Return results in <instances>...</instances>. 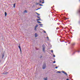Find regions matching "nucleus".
I'll return each instance as SVG.
<instances>
[{"label": "nucleus", "mask_w": 80, "mask_h": 80, "mask_svg": "<svg viewBox=\"0 0 80 80\" xmlns=\"http://www.w3.org/2000/svg\"><path fill=\"white\" fill-rule=\"evenodd\" d=\"M42 51L43 52H45V45H43L42 46Z\"/></svg>", "instance_id": "obj_1"}, {"label": "nucleus", "mask_w": 80, "mask_h": 80, "mask_svg": "<svg viewBox=\"0 0 80 80\" xmlns=\"http://www.w3.org/2000/svg\"><path fill=\"white\" fill-rule=\"evenodd\" d=\"M46 64L45 63H44L43 64V65L42 66V68L43 69H45V68H46Z\"/></svg>", "instance_id": "obj_2"}, {"label": "nucleus", "mask_w": 80, "mask_h": 80, "mask_svg": "<svg viewBox=\"0 0 80 80\" xmlns=\"http://www.w3.org/2000/svg\"><path fill=\"white\" fill-rule=\"evenodd\" d=\"M38 27V24H37L36 26L34 27V30L35 31H37V28Z\"/></svg>", "instance_id": "obj_3"}, {"label": "nucleus", "mask_w": 80, "mask_h": 80, "mask_svg": "<svg viewBox=\"0 0 80 80\" xmlns=\"http://www.w3.org/2000/svg\"><path fill=\"white\" fill-rule=\"evenodd\" d=\"M8 73V72H4L3 74H4V75H7Z\"/></svg>", "instance_id": "obj_4"}, {"label": "nucleus", "mask_w": 80, "mask_h": 80, "mask_svg": "<svg viewBox=\"0 0 80 80\" xmlns=\"http://www.w3.org/2000/svg\"><path fill=\"white\" fill-rule=\"evenodd\" d=\"M62 73H64V74H65V75H67V73L65 72V71H62Z\"/></svg>", "instance_id": "obj_5"}, {"label": "nucleus", "mask_w": 80, "mask_h": 80, "mask_svg": "<svg viewBox=\"0 0 80 80\" xmlns=\"http://www.w3.org/2000/svg\"><path fill=\"white\" fill-rule=\"evenodd\" d=\"M35 37H38V35L37 33H35Z\"/></svg>", "instance_id": "obj_6"}, {"label": "nucleus", "mask_w": 80, "mask_h": 80, "mask_svg": "<svg viewBox=\"0 0 80 80\" xmlns=\"http://www.w3.org/2000/svg\"><path fill=\"white\" fill-rule=\"evenodd\" d=\"M5 17H6L7 15V12H5Z\"/></svg>", "instance_id": "obj_7"}, {"label": "nucleus", "mask_w": 80, "mask_h": 80, "mask_svg": "<svg viewBox=\"0 0 80 80\" xmlns=\"http://www.w3.org/2000/svg\"><path fill=\"white\" fill-rule=\"evenodd\" d=\"M44 80H47V78H44Z\"/></svg>", "instance_id": "obj_8"}, {"label": "nucleus", "mask_w": 80, "mask_h": 80, "mask_svg": "<svg viewBox=\"0 0 80 80\" xmlns=\"http://www.w3.org/2000/svg\"><path fill=\"white\" fill-rule=\"evenodd\" d=\"M42 57L43 56H42V55H41L40 56L39 58H42Z\"/></svg>", "instance_id": "obj_9"}, {"label": "nucleus", "mask_w": 80, "mask_h": 80, "mask_svg": "<svg viewBox=\"0 0 80 80\" xmlns=\"http://www.w3.org/2000/svg\"><path fill=\"white\" fill-rule=\"evenodd\" d=\"M39 3H39V2H38L36 3V5H38V4H39Z\"/></svg>", "instance_id": "obj_10"}, {"label": "nucleus", "mask_w": 80, "mask_h": 80, "mask_svg": "<svg viewBox=\"0 0 80 80\" xmlns=\"http://www.w3.org/2000/svg\"><path fill=\"white\" fill-rule=\"evenodd\" d=\"M24 13H27V10H25L24 11Z\"/></svg>", "instance_id": "obj_11"}, {"label": "nucleus", "mask_w": 80, "mask_h": 80, "mask_svg": "<svg viewBox=\"0 0 80 80\" xmlns=\"http://www.w3.org/2000/svg\"><path fill=\"white\" fill-rule=\"evenodd\" d=\"M16 4L15 3L13 4V7L14 8H15V5Z\"/></svg>", "instance_id": "obj_12"}, {"label": "nucleus", "mask_w": 80, "mask_h": 80, "mask_svg": "<svg viewBox=\"0 0 80 80\" xmlns=\"http://www.w3.org/2000/svg\"><path fill=\"white\" fill-rule=\"evenodd\" d=\"M36 14H37L38 16H39L40 15V14H38V13H37V12H36Z\"/></svg>", "instance_id": "obj_13"}, {"label": "nucleus", "mask_w": 80, "mask_h": 80, "mask_svg": "<svg viewBox=\"0 0 80 80\" xmlns=\"http://www.w3.org/2000/svg\"><path fill=\"white\" fill-rule=\"evenodd\" d=\"M38 23H42V22L40 21H37Z\"/></svg>", "instance_id": "obj_14"}, {"label": "nucleus", "mask_w": 80, "mask_h": 80, "mask_svg": "<svg viewBox=\"0 0 80 80\" xmlns=\"http://www.w3.org/2000/svg\"><path fill=\"white\" fill-rule=\"evenodd\" d=\"M64 20H66V19H67V18L64 17Z\"/></svg>", "instance_id": "obj_15"}, {"label": "nucleus", "mask_w": 80, "mask_h": 80, "mask_svg": "<svg viewBox=\"0 0 80 80\" xmlns=\"http://www.w3.org/2000/svg\"><path fill=\"white\" fill-rule=\"evenodd\" d=\"M40 19H37V21H40Z\"/></svg>", "instance_id": "obj_16"}, {"label": "nucleus", "mask_w": 80, "mask_h": 80, "mask_svg": "<svg viewBox=\"0 0 80 80\" xmlns=\"http://www.w3.org/2000/svg\"><path fill=\"white\" fill-rule=\"evenodd\" d=\"M39 25H40V26H42V25H43V24H39Z\"/></svg>", "instance_id": "obj_17"}, {"label": "nucleus", "mask_w": 80, "mask_h": 80, "mask_svg": "<svg viewBox=\"0 0 80 80\" xmlns=\"http://www.w3.org/2000/svg\"><path fill=\"white\" fill-rule=\"evenodd\" d=\"M3 57H4V55L2 54V58H3Z\"/></svg>", "instance_id": "obj_18"}, {"label": "nucleus", "mask_w": 80, "mask_h": 80, "mask_svg": "<svg viewBox=\"0 0 80 80\" xmlns=\"http://www.w3.org/2000/svg\"><path fill=\"white\" fill-rule=\"evenodd\" d=\"M37 17L38 18H39V19H40V18L38 16H37Z\"/></svg>", "instance_id": "obj_19"}, {"label": "nucleus", "mask_w": 80, "mask_h": 80, "mask_svg": "<svg viewBox=\"0 0 80 80\" xmlns=\"http://www.w3.org/2000/svg\"><path fill=\"white\" fill-rule=\"evenodd\" d=\"M39 5H40V6H43V5L41 4H39Z\"/></svg>", "instance_id": "obj_20"}, {"label": "nucleus", "mask_w": 80, "mask_h": 80, "mask_svg": "<svg viewBox=\"0 0 80 80\" xmlns=\"http://www.w3.org/2000/svg\"><path fill=\"white\" fill-rule=\"evenodd\" d=\"M18 47H19V49H21V48H20V45H19V46Z\"/></svg>", "instance_id": "obj_21"}, {"label": "nucleus", "mask_w": 80, "mask_h": 80, "mask_svg": "<svg viewBox=\"0 0 80 80\" xmlns=\"http://www.w3.org/2000/svg\"><path fill=\"white\" fill-rule=\"evenodd\" d=\"M57 73H61V72H59V71H58L57 72Z\"/></svg>", "instance_id": "obj_22"}, {"label": "nucleus", "mask_w": 80, "mask_h": 80, "mask_svg": "<svg viewBox=\"0 0 80 80\" xmlns=\"http://www.w3.org/2000/svg\"><path fill=\"white\" fill-rule=\"evenodd\" d=\"M39 2H40L39 3H42V2L41 1H40Z\"/></svg>", "instance_id": "obj_23"}, {"label": "nucleus", "mask_w": 80, "mask_h": 80, "mask_svg": "<svg viewBox=\"0 0 80 80\" xmlns=\"http://www.w3.org/2000/svg\"><path fill=\"white\" fill-rule=\"evenodd\" d=\"M20 49V51L21 52V53H22V50L21 49Z\"/></svg>", "instance_id": "obj_24"}, {"label": "nucleus", "mask_w": 80, "mask_h": 80, "mask_svg": "<svg viewBox=\"0 0 80 80\" xmlns=\"http://www.w3.org/2000/svg\"><path fill=\"white\" fill-rule=\"evenodd\" d=\"M51 52L53 53V50H51Z\"/></svg>", "instance_id": "obj_25"}, {"label": "nucleus", "mask_w": 80, "mask_h": 80, "mask_svg": "<svg viewBox=\"0 0 80 80\" xmlns=\"http://www.w3.org/2000/svg\"><path fill=\"white\" fill-rule=\"evenodd\" d=\"M53 57H55V55H53Z\"/></svg>", "instance_id": "obj_26"}, {"label": "nucleus", "mask_w": 80, "mask_h": 80, "mask_svg": "<svg viewBox=\"0 0 80 80\" xmlns=\"http://www.w3.org/2000/svg\"><path fill=\"white\" fill-rule=\"evenodd\" d=\"M72 45H75V43H73L72 44Z\"/></svg>", "instance_id": "obj_27"}, {"label": "nucleus", "mask_w": 80, "mask_h": 80, "mask_svg": "<svg viewBox=\"0 0 80 80\" xmlns=\"http://www.w3.org/2000/svg\"><path fill=\"white\" fill-rule=\"evenodd\" d=\"M55 63V61H54L53 63Z\"/></svg>", "instance_id": "obj_28"}, {"label": "nucleus", "mask_w": 80, "mask_h": 80, "mask_svg": "<svg viewBox=\"0 0 80 80\" xmlns=\"http://www.w3.org/2000/svg\"><path fill=\"white\" fill-rule=\"evenodd\" d=\"M58 68V67H57V66H56V68Z\"/></svg>", "instance_id": "obj_29"}, {"label": "nucleus", "mask_w": 80, "mask_h": 80, "mask_svg": "<svg viewBox=\"0 0 80 80\" xmlns=\"http://www.w3.org/2000/svg\"><path fill=\"white\" fill-rule=\"evenodd\" d=\"M42 3H44V2L43 1L42 2Z\"/></svg>", "instance_id": "obj_30"}, {"label": "nucleus", "mask_w": 80, "mask_h": 80, "mask_svg": "<svg viewBox=\"0 0 80 80\" xmlns=\"http://www.w3.org/2000/svg\"><path fill=\"white\" fill-rule=\"evenodd\" d=\"M44 33H46V32H45V31H44Z\"/></svg>", "instance_id": "obj_31"}, {"label": "nucleus", "mask_w": 80, "mask_h": 80, "mask_svg": "<svg viewBox=\"0 0 80 80\" xmlns=\"http://www.w3.org/2000/svg\"><path fill=\"white\" fill-rule=\"evenodd\" d=\"M47 38L48 39V37H47Z\"/></svg>", "instance_id": "obj_32"}, {"label": "nucleus", "mask_w": 80, "mask_h": 80, "mask_svg": "<svg viewBox=\"0 0 80 80\" xmlns=\"http://www.w3.org/2000/svg\"><path fill=\"white\" fill-rule=\"evenodd\" d=\"M67 80H69V79H68V78H67Z\"/></svg>", "instance_id": "obj_33"}, {"label": "nucleus", "mask_w": 80, "mask_h": 80, "mask_svg": "<svg viewBox=\"0 0 80 80\" xmlns=\"http://www.w3.org/2000/svg\"><path fill=\"white\" fill-rule=\"evenodd\" d=\"M38 10V9H36V10Z\"/></svg>", "instance_id": "obj_34"}, {"label": "nucleus", "mask_w": 80, "mask_h": 80, "mask_svg": "<svg viewBox=\"0 0 80 80\" xmlns=\"http://www.w3.org/2000/svg\"><path fill=\"white\" fill-rule=\"evenodd\" d=\"M66 19H68V18H66Z\"/></svg>", "instance_id": "obj_35"}, {"label": "nucleus", "mask_w": 80, "mask_h": 80, "mask_svg": "<svg viewBox=\"0 0 80 80\" xmlns=\"http://www.w3.org/2000/svg\"><path fill=\"white\" fill-rule=\"evenodd\" d=\"M1 62V60H0V62Z\"/></svg>", "instance_id": "obj_36"}, {"label": "nucleus", "mask_w": 80, "mask_h": 80, "mask_svg": "<svg viewBox=\"0 0 80 80\" xmlns=\"http://www.w3.org/2000/svg\"><path fill=\"white\" fill-rule=\"evenodd\" d=\"M42 1H44V0H42Z\"/></svg>", "instance_id": "obj_37"}, {"label": "nucleus", "mask_w": 80, "mask_h": 80, "mask_svg": "<svg viewBox=\"0 0 80 80\" xmlns=\"http://www.w3.org/2000/svg\"><path fill=\"white\" fill-rule=\"evenodd\" d=\"M48 40H49V39H48Z\"/></svg>", "instance_id": "obj_38"}, {"label": "nucleus", "mask_w": 80, "mask_h": 80, "mask_svg": "<svg viewBox=\"0 0 80 80\" xmlns=\"http://www.w3.org/2000/svg\"><path fill=\"white\" fill-rule=\"evenodd\" d=\"M78 52H79V51H78Z\"/></svg>", "instance_id": "obj_39"}]
</instances>
